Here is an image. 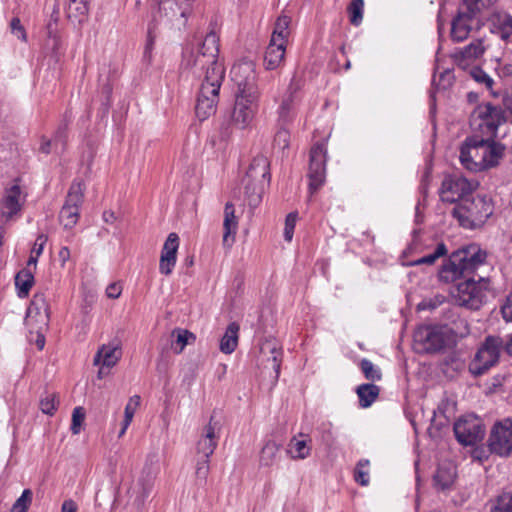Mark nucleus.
<instances>
[{"mask_svg":"<svg viewBox=\"0 0 512 512\" xmlns=\"http://www.w3.org/2000/svg\"><path fill=\"white\" fill-rule=\"evenodd\" d=\"M219 36L214 31L206 34L196 49L187 50L183 63L187 68L204 73L197 97L195 112L199 120L204 121L216 112L219 90L225 77V68L218 61Z\"/></svg>","mask_w":512,"mask_h":512,"instance_id":"1","label":"nucleus"},{"mask_svg":"<svg viewBox=\"0 0 512 512\" xmlns=\"http://www.w3.org/2000/svg\"><path fill=\"white\" fill-rule=\"evenodd\" d=\"M504 148L492 139L469 136L460 147L461 165L470 172H482L497 166Z\"/></svg>","mask_w":512,"mask_h":512,"instance_id":"2","label":"nucleus"},{"mask_svg":"<svg viewBox=\"0 0 512 512\" xmlns=\"http://www.w3.org/2000/svg\"><path fill=\"white\" fill-rule=\"evenodd\" d=\"M493 213L491 199L486 195L467 197L452 210V215L459 224L468 229L483 225Z\"/></svg>","mask_w":512,"mask_h":512,"instance_id":"3","label":"nucleus"},{"mask_svg":"<svg viewBox=\"0 0 512 512\" xmlns=\"http://www.w3.org/2000/svg\"><path fill=\"white\" fill-rule=\"evenodd\" d=\"M269 161L263 156H256L243 179L245 194L250 206H257L262 198L265 188L270 182Z\"/></svg>","mask_w":512,"mask_h":512,"instance_id":"4","label":"nucleus"},{"mask_svg":"<svg viewBox=\"0 0 512 512\" xmlns=\"http://www.w3.org/2000/svg\"><path fill=\"white\" fill-rule=\"evenodd\" d=\"M504 122V113L500 107L489 103L478 105L470 117L471 136L494 140L498 127Z\"/></svg>","mask_w":512,"mask_h":512,"instance_id":"5","label":"nucleus"},{"mask_svg":"<svg viewBox=\"0 0 512 512\" xmlns=\"http://www.w3.org/2000/svg\"><path fill=\"white\" fill-rule=\"evenodd\" d=\"M487 293V283L483 279L476 282L468 279L458 283L451 291L454 302L469 309H479Z\"/></svg>","mask_w":512,"mask_h":512,"instance_id":"6","label":"nucleus"},{"mask_svg":"<svg viewBox=\"0 0 512 512\" xmlns=\"http://www.w3.org/2000/svg\"><path fill=\"white\" fill-rule=\"evenodd\" d=\"M478 186V181L468 180L461 175H446L439 190L440 199L447 203H460L475 191Z\"/></svg>","mask_w":512,"mask_h":512,"instance_id":"7","label":"nucleus"},{"mask_svg":"<svg viewBox=\"0 0 512 512\" xmlns=\"http://www.w3.org/2000/svg\"><path fill=\"white\" fill-rule=\"evenodd\" d=\"M260 92L236 93L235 104L231 115L232 124L239 128L249 127L258 109Z\"/></svg>","mask_w":512,"mask_h":512,"instance_id":"8","label":"nucleus"},{"mask_svg":"<svg viewBox=\"0 0 512 512\" xmlns=\"http://www.w3.org/2000/svg\"><path fill=\"white\" fill-rule=\"evenodd\" d=\"M501 349L502 340L499 337H487L469 366L470 372L474 375L485 373L498 362Z\"/></svg>","mask_w":512,"mask_h":512,"instance_id":"9","label":"nucleus"},{"mask_svg":"<svg viewBox=\"0 0 512 512\" xmlns=\"http://www.w3.org/2000/svg\"><path fill=\"white\" fill-rule=\"evenodd\" d=\"M447 341L446 328L421 326L414 332V348L420 353H433L441 350Z\"/></svg>","mask_w":512,"mask_h":512,"instance_id":"10","label":"nucleus"},{"mask_svg":"<svg viewBox=\"0 0 512 512\" xmlns=\"http://www.w3.org/2000/svg\"><path fill=\"white\" fill-rule=\"evenodd\" d=\"M454 433L463 445H474L484 437L485 430L480 418L474 415H467L460 418L454 424Z\"/></svg>","mask_w":512,"mask_h":512,"instance_id":"11","label":"nucleus"},{"mask_svg":"<svg viewBox=\"0 0 512 512\" xmlns=\"http://www.w3.org/2000/svg\"><path fill=\"white\" fill-rule=\"evenodd\" d=\"M327 149L325 144L317 143L310 151L309 188L311 192L318 190L325 182Z\"/></svg>","mask_w":512,"mask_h":512,"instance_id":"12","label":"nucleus"},{"mask_svg":"<svg viewBox=\"0 0 512 512\" xmlns=\"http://www.w3.org/2000/svg\"><path fill=\"white\" fill-rule=\"evenodd\" d=\"M490 450L500 456H509L512 451V420L506 418L494 424L489 437Z\"/></svg>","mask_w":512,"mask_h":512,"instance_id":"13","label":"nucleus"},{"mask_svg":"<svg viewBox=\"0 0 512 512\" xmlns=\"http://www.w3.org/2000/svg\"><path fill=\"white\" fill-rule=\"evenodd\" d=\"M122 357V347L119 341L113 340L99 347L93 363L98 366L97 377L102 379L110 374V370L118 364Z\"/></svg>","mask_w":512,"mask_h":512,"instance_id":"14","label":"nucleus"},{"mask_svg":"<svg viewBox=\"0 0 512 512\" xmlns=\"http://www.w3.org/2000/svg\"><path fill=\"white\" fill-rule=\"evenodd\" d=\"M84 187L74 182L68 192L66 202L60 211V221L65 228H72L78 221L79 206L82 204Z\"/></svg>","mask_w":512,"mask_h":512,"instance_id":"15","label":"nucleus"},{"mask_svg":"<svg viewBox=\"0 0 512 512\" xmlns=\"http://www.w3.org/2000/svg\"><path fill=\"white\" fill-rule=\"evenodd\" d=\"M49 306L46 296L43 293H36L27 309L26 324L41 332L49 324Z\"/></svg>","mask_w":512,"mask_h":512,"instance_id":"16","label":"nucleus"},{"mask_svg":"<svg viewBox=\"0 0 512 512\" xmlns=\"http://www.w3.org/2000/svg\"><path fill=\"white\" fill-rule=\"evenodd\" d=\"M194 0H158L159 13L174 25L182 26L191 13Z\"/></svg>","mask_w":512,"mask_h":512,"instance_id":"17","label":"nucleus"},{"mask_svg":"<svg viewBox=\"0 0 512 512\" xmlns=\"http://www.w3.org/2000/svg\"><path fill=\"white\" fill-rule=\"evenodd\" d=\"M231 78L238 87L237 93L260 92L256 84L255 65L252 61H240L233 65Z\"/></svg>","mask_w":512,"mask_h":512,"instance_id":"18","label":"nucleus"},{"mask_svg":"<svg viewBox=\"0 0 512 512\" xmlns=\"http://www.w3.org/2000/svg\"><path fill=\"white\" fill-rule=\"evenodd\" d=\"M468 274L474 272L486 259V252L477 244H469L452 253Z\"/></svg>","mask_w":512,"mask_h":512,"instance_id":"19","label":"nucleus"},{"mask_svg":"<svg viewBox=\"0 0 512 512\" xmlns=\"http://www.w3.org/2000/svg\"><path fill=\"white\" fill-rule=\"evenodd\" d=\"M179 237L172 232L168 235L161 251L159 271L161 274L170 275L176 265Z\"/></svg>","mask_w":512,"mask_h":512,"instance_id":"20","label":"nucleus"},{"mask_svg":"<svg viewBox=\"0 0 512 512\" xmlns=\"http://www.w3.org/2000/svg\"><path fill=\"white\" fill-rule=\"evenodd\" d=\"M23 201L24 197L18 185L14 184L6 189L0 204L2 216L8 219L17 214L21 209Z\"/></svg>","mask_w":512,"mask_h":512,"instance_id":"21","label":"nucleus"},{"mask_svg":"<svg viewBox=\"0 0 512 512\" xmlns=\"http://www.w3.org/2000/svg\"><path fill=\"white\" fill-rule=\"evenodd\" d=\"M311 439L308 435L299 433L293 436L286 449V453L293 460H304L311 454Z\"/></svg>","mask_w":512,"mask_h":512,"instance_id":"22","label":"nucleus"},{"mask_svg":"<svg viewBox=\"0 0 512 512\" xmlns=\"http://www.w3.org/2000/svg\"><path fill=\"white\" fill-rule=\"evenodd\" d=\"M456 467L452 462H444L440 464L436 470L433 481L437 490H449L456 480Z\"/></svg>","mask_w":512,"mask_h":512,"instance_id":"23","label":"nucleus"},{"mask_svg":"<svg viewBox=\"0 0 512 512\" xmlns=\"http://www.w3.org/2000/svg\"><path fill=\"white\" fill-rule=\"evenodd\" d=\"M286 48V44L270 40L264 54V67L267 70L279 68L285 60Z\"/></svg>","mask_w":512,"mask_h":512,"instance_id":"24","label":"nucleus"},{"mask_svg":"<svg viewBox=\"0 0 512 512\" xmlns=\"http://www.w3.org/2000/svg\"><path fill=\"white\" fill-rule=\"evenodd\" d=\"M223 226V244L230 247L234 242V236L238 228V218L235 215V207L232 203H227L225 205Z\"/></svg>","mask_w":512,"mask_h":512,"instance_id":"25","label":"nucleus"},{"mask_svg":"<svg viewBox=\"0 0 512 512\" xmlns=\"http://www.w3.org/2000/svg\"><path fill=\"white\" fill-rule=\"evenodd\" d=\"M465 275L469 274L462 265L454 259L453 254L450 255L439 271V279L445 283L454 282Z\"/></svg>","mask_w":512,"mask_h":512,"instance_id":"26","label":"nucleus"},{"mask_svg":"<svg viewBox=\"0 0 512 512\" xmlns=\"http://www.w3.org/2000/svg\"><path fill=\"white\" fill-rule=\"evenodd\" d=\"M492 32L502 40H509L512 35V18L507 13L497 12L492 16Z\"/></svg>","mask_w":512,"mask_h":512,"instance_id":"27","label":"nucleus"},{"mask_svg":"<svg viewBox=\"0 0 512 512\" xmlns=\"http://www.w3.org/2000/svg\"><path fill=\"white\" fill-rule=\"evenodd\" d=\"M239 330L240 326L236 322H232L228 325L224 335L220 339L219 348L222 353L231 354L236 350L239 340Z\"/></svg>","mask_w":512,"mask_h":512,"instance_id":"28","label":"nucleus"},{"mask_svg":"<svg viewBox=\"0 0 512 512\" xmlns=\"http://www.w3.org/2000/svg\"><path fill=\"white\" fill-rule=\"evenodd\" d=\"M291 18L287 15L279 16L273 27L272 35L270 40L288 45L289 38L291 35Z\"/></svg>","mask_w":512,"mask_h":512,"instance_id":"29","label":"nucleus"},{"mask_svg":"<svg viewBox=\"0 0 512 512\" xmlns=\"http://www.w3.org/2000/svg\"><path fill=\"white\" fill-rule=\"evenodd\" d=\"M171 336L173 338L171 348L176 354L182 353L185 347L188 344L194 343L196 339L192 332L181 328L174 329Z\"/></svg>","mask_w":512,"mask_h":512,"instance_id":"30","label":"nucleus"},{"mask_svg":"<svg viewBox=\"0 0 512 512\" xmlns=\"http://www.w3.org/2000/svg\"><path fill=\"white\" fill-rule=\"evenodd\" d=\"M357 395L362 408H368L377 399L380 389L375 384H361L357 387Z\"/></svg>","mask_w":512,"mask_h":512,"instance_id":"31","label":"nucleus"},{"mask_svg":"<svg viewBox=\"0 0 512 512\" xmlns=\"http://www.w3.org/2000/svg\"><path fill=\"white\" fill-rule=\"evenodd\" d=\"M280 451V445L273 440H269L262 447L259 454V465L261 467H270L276 460Z\"/></svg>","mask_w":512,"mask_h":512,"instance_id":"32","label":"nucleus"},{"mask_svg":"<svg viewBox=\"0 0 512 512\" xmlns=\"http://www.w3.org/2000/svg\"><path fill=\"white\" fill-rule=\"evenodd\" d=\"M34 284V276L28 269L19 271L15 277V286L20 298L28 296L30 289Z\"/></svg>","mask_w":512,"mask_h":512,"instance_id":"33","label":"nucleus"},{"mask_svg":"<svg viewBox=\"0 0 512 512\" xmlns=\"http://www.w3.org/2000/svg\"><path fill=\"white\" fill-rule=\"evenodd\" d=\"M296 100L295 91L289 88L288 92L283 96L278 108L279 118L287 121L295 110Z\"/></svg>","mask_w":512,"mask_h":512,"instance_id":"34","label":"nucleus"},{"mask_svg":"<svg viewBox=\"0 0 512 512\" xmlns=\"http://www.w3.org/2000/svg\"><path fill=\"white\" fill-rule=\"evenodd\" d=\"M88 13V0H68L67 15L81 22Z\"/></svg>","mask_w":512,"mask_h":512,"instance_id":"35","label":"nucleus"},{"mask_svg":"<svg viewBox=\"0 0 512 512\" xmlns=\"http://www.w3.org/2000/svg\"><path fill=\"white\" fill-rule=\"evenodd\" d=\"M221 428V421L216 419V416L212 414L209 422L203 427L200 438L205 440H213L215 444H218Z\"/></svg>","mask_w":512,"mask_h":512,"instance_id":"36","label":"nucleus"},{"mask_svg":"<svg viewBox=\"0 0 512 512\" xmlns=\"http://www.w3.org/2000/svg\"><path fill=\"white\" fill-rule=\"evenodd\" d=\"M470 33V27L464 16H459L452 22L451 36L457 42L464 41Z\"/></svg>","mask_w":512,"mask_h":512,"instance_id":"37","label":"nucleus"},{"mask_svg":"<svg viewBox=\"0 0 512 512\" xmlns=\"http://www.w3.org/2000/svg\"><path fill=\"white\" fill-rule=\"evenodd\" d=\"M448 250L444 243H438L435 250L417 260H414L409 263L410 266H418V265H433L440 258L447 254Z\"/></svg>","mask_w":512,"mask_h":512,"instance_id":"38","label":"nucleus"},{"mask_svg":"<svg viewBox=\"0 0 512 512\" xmlns=\"http://www.w3.org/2000/svg\"><path fill=\"white\" fill-rule=\"evenodd\" d=\"M369 465L370 462L367 459L360 460L356 465L354 471V479L357 483H359L362 486H367L369 484Z\"/></svg>","mask_w":512,"mask_h":512,"instance_id":"39","label":"nucleus"},{"mask_svg":"<svg viewBox=\"0 0 512 512\" xmlns=\"http://www.w3.org/2000/svg\"><path fill=\"white\" fill-rule=\"evenodd\" d=\"M59 401L55 393H45L40 399V409L44 414L54 415Z\"/></svg>","mask_w":512,"mask_h":512,"instance_id":"40","label":"nucleus"},{"mask_svg":"<svg viewBox=\"0 0 512 512\" xmlns=\"http://www.w3.org/2000/svg\"><path fill=\"white\" fill-rule=\"evenodd\" d=\"M140 403H141V398L139 395H133L128 399V401L125 405V408H124L123 421H125V426H130V424L133 420V417L140 406Z\"/></svg>","mask_w":512,"mask_h":512,"instance_id":"41","label":"nucleus"},{"mask_svg":"<svg viewBox=\"0 0 512 512\" xmlns=\"http://www.w3.org/2000/svg\"><path fill=\"white\" fill-rule=\"evenodd\" d=\"M360 368L367 380L379 381L381 380L382 373L379 367L375 366L370 360L362 359Z\"/></svg>","mask_w":512,"mask_h":512,"instance_id":"42","label":"nucleus"},{"mask_svg":"<svg viewBox=\"0 0 512 512\" xmlns=\"http://www.w3.org/2000/svg\"><path fill=\"white\" fill-rule=\"evenodd\" d=\"M364 1L352 0L348 7L350 21L354 25H359L363 19Z\"/></svg>","mask_w":512,"mask_h":512,"instance_id":"43","label":"nucleus"},{"mask_svg":"<svg viewBox=\"0 0 512 512\" xmlns=\"http://www.w3.org/2000/svg\"><path fill=\"white\" fill-rule=\"evenodd\" d=\"M491 512H512V493L504 492L492 507Z\"/></svg>","mask_w":512,"mask_h":512,"instance_id":"44","label":"nucleus"},{"mask_svg":"<svg viewBox=\"0 0 512 512\" xmlns=\"http://www.w3.org/2000/svg\"><path fill=\"white\" fill-rule=\"evenodd\" d=\"M209 459L210 458L198 456L195 467V476L200 483H205L207 480L210 470Z\"/></svg>","mask_w":512,"mask_h":512,"instance_id":"45","label":"nucleus"},{"mask_svg":"<svg viewBox=\"0 0 512 512\" xmlns=\"http://www.w3.org/2000/svg\"><path fill=\"white\" fill-rule=\"evenodd\" d=\"M32 502V492L25 489L21 496L15 501L11 508V512H26Z\"/></svg>","mask_w":512,"mask_h":512,"instance_id":"46","label":"nucleus"},{"mask_svg":"<svg viewBox=\"0 0 512 512\" xmlns=\"http://www.w3.org/2000/svg\"><path fill=\"white\" fill-rule=\"evenodd\" d=\"M218 444H215L213 440H205L199 438L196 446L197 455L200 457L210 458L217 448Z\"/></svg>","mask_w":512,"mask_h":512,"instance_id":"47","label":"nucleus"},{"mask_svg":"<svg viewBox=\"0 0 512 512\" xmlns=\"http://www.w3.org/2000/svg\"><path fill=\"white\" fill-rule=\"evenodd\" d=\"M485 51L483 43L481 40H476L472 42L470 45L464 48L462 51V56L467 59H476L480 57Z\"/></svg>","mask_w":512,"mask_h":512,"instance_id":"48","label":"nucleus"},{"mask_svg":"<svg viewBox=\"0 0 512 512\" xmlns=\"http://www.w3.org/2000/svg\"><path fill=\"white\" fill-rule=\"evenodd\" d=\"M85 420V411L82 407H75L72 413L71 432L77 435L81 431L82 424Z\"/></svg>","mask_w":512,"mask_h":512,"instance_id":"49","label":"nucleus"},{"mask_svg":"<svg viewBox=\"0 0 512 512\" xmlns=\"http://www.w3.org/2000/svg\"><path fill=\"white\" fill-rule=\"evenodd\" d=\"M471 77L478 83L484 84L487 89H491L493 79L481 68L475 67L470 71Z\"/></svg>","mask_w":512,"mask_h":512,"instance_id":"50","label":"nucleus"},{"mask_svg":"<svg viewBox=\"0 0 512 512\" xmlns=\"http://www.w3.org/2000/svg\"><path fill=\"white\" fill-rule=\"evenodd\" d=\"M497 0H463L469 11L474 14L493 5Z\"/></svg>","mask_w":512,"mask_h":512,"instance_id":"51","label":"nucleus"},{"mask_svg":"<svg viewBox=\"0 0 512 512\" xmlns=\"http://www.w3.org/2000/svg\"><path fill=\"white\" fill-rule=\"evenodd\" d=\"M297 221L296 213H289L285 219L284 238L286 241H291L294 234V229Z\"/></svg>","mask_w":512,"mask_h":512,"instance_id":"52","label":"nucleus"},{"mask_svg":"<svg viewBox=\"0 0 512 512\" xmlns=\"http://www.w3.org/2000/svg\"><path fill=\"white\" fill-rule=\"evenodd\" d=\"M155 37L152 32L149 30L147 34V40L144 47L143 58L148 63H151L153 57V49H154Z\"/></svg>","mask_w":512,"mask_h":512,"instance_id":"53","label":"nucleus"},{"mask_svg":"<svg viewBox=\"0 0 512 512\" xmlns=\"http://www.w3.org/2000/svg\"><path fill=\"white\" fill-rule=\"evenodd\" d=\"M268 348L272 354V356L268 358V361L272 362V367L275 370L276 374L278 375L280 370V360L282 353L276 346H269Z\"/></svg>","mask_w":512,"mask_h":512,"instance_id":"54","label":"nucleus"},{"mask_svg":"<svg viewBox=\"0 0 512 512\" xmlns=\"http://www.w3.org/2000/svg\"><path fill=\"white\" fill-rule=\"evenodd\" d=\"M11 31L20 40H26V32L18 18H13L11 21Z\"/></svg>","mask_w":512,"mask_h":512,"instance_id":"55","label":"nucleus"},{"mask_svg":"<svg viewBox=\"0 0 512 512\" xmlns=\"http://www.w3.org/2000/svg\"><path fill=\"white\" fill-rule=\"evenodd\" d=\"M122 293V286L120 283H112L106 289V295L108 298L117 299Z\"/></svg>","mask_w":512,"mask_h":512,"instance_id":"56","label":"nucleus"},{"mask_svg":"<svg viewBox=\"0 0 512 512\" xmlns=\"http://www.w3.org/2000/svg\"><path fill=\"white\" fill-rule=\"evenodd\" d=\"M45 243L46 237L44 235H39L34 243L31 253L35 254L36 257H39L43 252Z\"/></svg>","mask_w":512,"mask_h":512,"instance_id":"57","label":"nucleus"},{"mask_svg":"<svg viewBox=\"0 0 512 512\" xmlns=\"http://www.w3.org/2000/svg\"><path fill=\"white\" fill-rule=\"evenodd\" d=\"M77 505L72 499H67L63 502L61 512H76Z\"/></svg>","mask_w":512,"mask_h":512,"instance_id":"58","label":"nucleus"},{"mask_svg":"<svg viewBox=\"0 0 512 512\" xmlns=\"http://www.w3.org/2000/svg\"><path fill=\"white\" fill-rule=\"evenodd\" d=\"M40 151L45 154H49L52 151V142L51 140L42 137L41 138V144H40Z\"/></svg>","mask_w":512,"mask_h":512,"instance_id":"59","label":"nucleus"},{"mask_svg":"<svg viewBox=\"0 0 512 512\" xmlns=\"http://www.w3.org/2000/svg\"><path fill=\"white\" fill-rule=\"evenodd\" d=\"M58 256L61 265L64 266L65 263L70 259V250L68 249V247H62L59 251Z\"/></svg>","mask_w":512,"mask_h":512,"instance_id":"60","label":"nucleus"},{"mask_svg":"<svg viewBox=\"0 0 512 512\" xmlns=\"http://www.w3.org/2000/svg\"><path fill=\"white\" fill-rule=\"evenodd\" d=\"M453 75L451 72L446 71L441 74L440 80L444 81L445 84L443 85V88H446L447 86H450L452 83Z\"/></svg>","mask_w":512,"mask_h":512,"instance_id":"61","label":"nucleus"},{"mask_svg":"<svg viewBox=\"0 0 512 512\" xmlns=\"http://www.w3.org/2000/svg\"><path fill=\"white\" fill-rule=\"evenodd\" d=\"M502 314H503V317L504 319L509 322L512 320V309H511V306L506 304L503 308H502Z\"/></svg>","mask_w":512,"mask_h":512,"instance_id":"62","label":"nucleus"},{"mask_svg":"<svg viewBox=\"0 0 512 512\" xmlns=\"http://www.w3.org/2000/svg\"><path fill=\"white\" fill-rule=\"evenodd\" d=\"M288 132L286 130H280L277 134H276V138L275 140H282L284 142V147L287 145V140H288Z\"/></svg>","mask_w":512,"mask_h":512,"instance_id":"63","label":"nucleus"},{"mask_svg":"<svg viewBox=\"0 0 512 512\" xmlns=\"http://www.w3.org/2000/svg\"><path fill=\"white\" fill-rule=\"evenodd\" d=\"M103 218H104L105 222L112 223L115 219V216H114L113 212L106 211L103 214Z\"/></svg>","mask_w":512,"mask_h":512,"instance_id":"64","label":"nucleus"}]
</instances>
